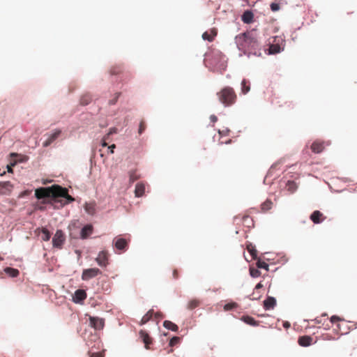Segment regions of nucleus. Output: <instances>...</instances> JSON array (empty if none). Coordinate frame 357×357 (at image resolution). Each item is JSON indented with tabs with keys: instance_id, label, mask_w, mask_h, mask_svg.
<instances>
[{
	"instance_id": "obj_16",
	"label": "nucleus",
	"mask_w": 357,
	"mask_h": 357,
	"mask_svg": "<svg viewBox=\"0 0 357 357\" xmlns=\"http://www.w3.org/2000/svg\"><path fill=\"white\" fill-rule=\"evenodd\" d=\"M140 337L142 339L143 342L145 344L146 349H149V344L152 343V339L149 335V334L144 331H140L139 332Z\"/></svg>"
},
{
	"instance_id": "obj_1",
	"label": "nucleus",
	"mask_w": 357,
	"mask_h": 357,
	"mask_svg": "<svg viewBox=\"0 0 357 357\" xmlns=\"http://www.w3.org/2000/svg\"><path fill=\"white\" fill-rule=\"evenodd\" d=\"M236 43L238 49L245 52L253 54L256 56H261V54L258 36L255 30L236 36Z\"/></svg>"
},
{
	"instance_id": "obj_48",
	"label": "nucleus",
	"mask_w": 357,
	"mask_h": 357,
	"mask_svg": "<svg viewBox=\"0 0 357 357\" xmlns=\"http://www.w3.org/2000/svg\"><path fill=\"white\" fill-rule=\"evenodd\" d=\"M173 277L174 279H177L178 278V271L176 269L173 271Z\"/></svg>"
},
{
	"instance_id": "obj_4",
	"label": "nucleus",
	"mask_w": 357,
	"mask_h": 357,
	"mask_svg": "<svg viewBox=\"0 0 357 357\" xmlns=\"http://www.w3.org/2000/svg\"><path fill=\"white\" fill-rule=\"evenodd\" d=\"M59 197H63L66 199L67 202H65L64 204L73 202L75 200V199L72 196L68 195V191L67 188H63L57 185L55 199Z\"/></svg>"
},
{
	"instance_id": "obj_59",
	"label": "nucleus",
	"mask_w": 357,
	"mask_h": 357,
	"mask_svg": "<svg viewBox=\"0 0 357 357\" xmlns=\"http://www.w3.org/2000/svg\"><path fill=\"white\" fill-rule=\"evenodd\" d=\"M326 316H327V314H326V313H324V314L321 315V317H326Z\"/></svg>"
},
{
	"instance_id": "obj_45",
	"label": "nucleus",
	"mask_w": 357,
	"mask_h": 357,
	"mask_svg": "<svg viewBox=\"0 0 357 357\" xmlns=\"http://www.w3.org/2000/svg\"><path fill=\"white\" fill-rule=\"evenodd\" d=\"M252 299H258L260 297L259 293H258L256 291H254V292L252 293Z\"/></svg>"
},
{
	"instance_id": "obj_58",
	"label": "nucleus",
	"mask_w": 357,
	"mask_h": 357,
	"mask_svg": "<svg viewBox=\"0 0 357 357\" xmlns=\"http://www.w3.org/2000/svg\"><path fill=\"white\" fill-rule=\"evenodd\" d=\"M115 102H116V100L110 101V103H111V104H115Z\"/></svg>"
},
{
	"instance_id": "obj_29",
	"label": "nucleus",
	"mask_w": 357,
	"mask_h": 357,
	"mask_svg": "<svg viewBox=\"0 0 357 357\" xmlns=\"http://www.w3.org/2000/svg\"><path fill=\"white\" fill-rule=\"evenodd\" d=\"M51 234L46 228L41 229V239L47 241L50 239Z\"/></svg>"
},
{
	"instance_id": "obj_33",
	"label": "nucleus",
	"mask_w": 357,
	"mask_h": 357,
	"mask_svg": "<svg viewBox=\"0 0 357 357\" xmlns=\"http://www.w3.org/2000/svg\"><path fill=\"white\" fill-rule=\"evenodd\" d=\"M247 250L253 259L257 258V252L254 245H252L251 243L248 244L247 245Z\"/></svg>"
},
{
	"instance_id": "obj_46",
	"label": "nucleus",
	"mask_w": 357,
	"mask_h": 357,
	"mask_svg": "<svg viewBox=\"0 0 357 357\" xmlns=\"http://www.w3.org/2000/svg\"><path fill=\"white\" fill-rule=\"evenodd\" d=\"M263 287V285L261 282L258 283L255 288V291H258L259 289H261Z\"/></svg>"
},
{
	"instance_id": "obj_32",
	"label": "nucleus",
	"mask_w": 357,
	"mask_h": 357,
	"mask_svg": "<svg viewBox=\"0 0 357 357\" xmlns=\"http://www.w3.org/2000/svg\"><path fill=\"white\" fill-rule=\"evenodd\" d=\"M140 176L137 174L136 170H132L129 172V180L130 183H133L138 180Z\"/></svg>"
},
{
	"instance_id": "obj_26",
	"label": "nucleus",
	"mask_w": 357,
	"mask_h": 357,
	"mask_svg": "<svg viewBox=\"0 0 357 357\" xmlns=\"http://www.w3.org/2000/svg\"><path fill=\"white\" fill-rule=\"evenodd\" d=\"M4 271L9 275L10 277L15 278L17 277L20 274V272L17 269L7 267L4 269Z\"/></svg>"
},
{
	"instance_id": "obj_22",
	"label": "nucleus",
	"mask_w": 357,
	"mask_h": 357,
	"mask_svg": "<svg viewBox=\"0 0 357 357\" xmlns=\"http://www.w3.org/2000/svg\"><path fill=\"white\" fill-rule=\"evenodd\" d=\"M201 304V301L197 298H193L188 301L187 304V309L192 310L199 307Z\"/></svg>"
},
{
	"instance_id": "obj_55",
	"label": "nucleus",
	"mask_w": 357,
	"mask_h": 357,
	"mask_svg": "<svg viewBox=\"0 0 357 357\" xmlns=\"http://www.w3.org/2000/svg\"><path fill=\"white\" fill-rule=\"evenodd\" d=\"M283 326L285 328H288L289 327L290 324L288 322H285Z\"/></svg>"
},
{
	"instance_id": "obj_21",
	"label": "nucleus",
	"mask_w": 357,
	"mask_h": 357,
	"mask_svg": "<svg viewBox=\"0 0 357 357\" xmlns=\"http://www.w3.org/2000/svg\"><path fill=\"white\" fill-rule=\"evenodd\" d=\"M93 231V227L90 225L84 226L81 231V237L82 238H87Z\"/></svg>"
},
{
	"instance_id": "obj_23",
	"label": "nucleus",
	"mask_w": 357,
	"mask_h": 357,
	"mask_svg": "<svg viewBox=\"0 0 357 357\" xmlns=\"http://www.w3.org/2000/svg\"><path fill=\"white\" fill-rule=\"evenodd\" d=\"M163 326L174 332H176L178 330V327L176 324L168 320H166L163 322Z\"/></svg>"
},
{
	"instance_id": "obj_37",
	"label": "nucleus",
	"mask_w": 357,
	"mask_h": 357,
	"mask_svg": "<svg viewBox=\"0 0 357 357\" xmlns=\"http://www.w3.org/2000/svg\"><path fill=\"white\" fill-rule=\"evenodd\" d=\"M180 340H181V338H180L179 337H176V336L173 337L170 340V341H169V346H170V347H174V346H175L176 344H178V343H179V342H180Z\"/></svg>"
},
{
	"instance_id": "obj_42",
	"label": "nucleus",
	"mask_w": 357,
	"mask_h": 357,
	"mask_svg": "<svg viewBox=\"0 0 357 357\" xmlns=\"http://www.w3.org/2000/svg\"><path fill=\"white\" fill-rule=\"evenodd\" d=\"M88 354L90 357H104V354L102 352L93 353V352L89 351Z\"/></svg>"
},
{
	"instance_id": "obj_30",
	"label": "nucleus",
	"mask_w": 357,
	"mask_h": 357,
	"mask_svg": "<svg viewBox=\"0 0 357 357\" xmlns=\"http://www.w3.org/2000/svg\"><path fill=\"white\" fill-rule=\"evenodd\" d=\"M273 203L271 200L267 199L261 205V208L264 212H266L272 208Z\"/></svg>"
},
{
	"instance_id": "obj_40",
	"label": "nucleus",
	"mask_w": 357,
	"mask_h": 357,
	"mask_svg": "<svg viewBox=\"0 0 357 357\" xmlns=\"http://www.w3.org/2000/svg\"><path fill=\"white\" fill-rule=\"evenodd\" d=\"M344 321V319H342L338 316H336V315H333L330 318V321L332 324H336V323H337L339 321Z\"/></svg>"
},
{
	"instance_id": "obj_20",
	"label": "nucleus",
	"mask_w": 357,
	"mask_h": 357,
	"mask_svg": "<svg viewBox=\"0 0 357 357\" xmlns=\"http://www.w3.org/2000/svg\"><path fill=\"white\" fill-rule=\"evenodd\" d=\"M276 305V300L273 297H268L264 301V307L266 310H270L275 307Z\"/></svg>"
},
{
	"instance_id": "obj_34",
	"label": "nucleus",
	"mask_w": 357,
	"mask_h": 357,
	"mask_svg": "<svg viewBox=\"0 0 357 357\" xmlns=\"http://www.w3.org/2000/svg\"><path fill=\"white\" fill-rule=\"evenodd\" d=\"M123 70V68L122 66H113L111 69H110V73L112 75H118L119 73H121Z\"/></svg>"
},
{
	"instance_id": "obj_49",
	"label": "nucleus",
	"mask_w": 357,
	"mask_h": 357,
	"mask_svg": "<svg viewBox=\"0 0 357 357\" xmlns=\"http://www.w3.org/2000/svg\"><path fill=\"white\" fill-rule=\"evenodd\" d=\"M115 147H116L115 144H112L111 146H109L108 147V149H109L110 153H114V149H115Z\"/></svg>"
},
{
	"instance_id": "obj_27",
	"label": "nucleus",
	"mask_w": 357,
	"mask_h": 357,
	"mask_svg": "<svg viewBox=\"0 0 357 357\" xmlns=\"http://www.w3.org/2000/svg\"><path fill=\"white\" fill-rule=\"evenodd\" d=\"M153 314V310H149L147 313L142 317L140 324L143 325L147 323L151 319Z\"/></svg>"
},
{
	"instance_id": "obj_2",
	"label": "nucleus",
	"mask_w": 357,
	"mask_h": 357,
	"mask_svg": "<svg viewBox=\"0 0 357 357\" xmlns=\"http://www.w3.org/2000/svg\"><path fill=\"white\" fill-rule=\"evenodd\" d=\"M218 100L225 106L229 107L234 104L237 96L234 90L230 86H225L217 93Z\"/></svg>"
},
{
	"instance_id": "obj_47",
	"label": "nucleus",
	"mask_w": 357,
	"mask_h": 357,
	"mask_svg": "<svg viewBox=\"0 0 357 357\" xmlns=\"http://www.w3.org/2000/svg\"><path fill=\"white\" fill-rule=\"evenodd\" d=\"M210 119H211V121L213 123H215V122L218 121V118H217V116H215V115H211V116H210Z\"/></svg>"
},
{
	"instance_id": "obj_57",
	"label": "nucleus",
	"mask_w": 357,
	"mask_h": 357,
	"mask_svg": "<svg viewBox=\"0 0 357 357\" xmlns=\"http://www.w3.org/2000/svg\"><path fill=\"white\" fill-rule=\"evenodd\" d=\"M160 316H161V314H160V313H159V312H157V313L155 314V317H160Z\"/></svg>"
},
{
	"instance_id": "obj_38",
	"label": "nucleus",
	"mask_w": 357,
	"mask_h": 357,
	"mask_svg": "<svg viewBox=\"0 0 357 357\" xmlns=\"http://www.w3.org/2000/svg\"><path fill=\"white\" fill-rule=\"evenodd\" d=\"M250 275L253 278H257V277L260 276V275H261L260 271L257 268H250Z\"/></svg>"
},
{
	"instance_id": "obj_52",
	"label": "nucleus",
	"mask_w": 357,
	"mask_h": 357,
	"mask_svg": "<svg viewBox=\"0 0 357 357\" xmlns=\"http://www.w3.org/2000/svg\"><path fill=\"white\" fill-rule=\"evenodd\" d=\"M102 146H107V142H105V139H104L102 142Z\"/></svg>"
},
{
	"instance_id": "obj_28",
	"label": "nucleus",
	"mask_w": 357,
	"mask_h": 357,
	"mask_svg": "<svg viewBox=\"0 0 357 357\" xmlns=\"http://www.w3.org/2000/svg\"><path fill=\"white\" fill-rule=\"evenodd\" d=\"M92 100L91 96L89 93L84 94L80 98V104L87 105Z\"/></svg>"
},
{
	"instance_id": "obj_14",
	"label": "nucleus",
	"mask_w": 357,
	"mask_h": 357,
	"mask_svg": "<svg viewBox=\"0 0 357 357\" xmlns=\"http://www.w3.org/2000/svg\"><path fill=\"white\" fill-rule=\"evenodd\" d=\"M324 142L320 141H315L312 143L311 146V149L312 152L315 153H319L323 151L324 149Z\"/></svg>"
},
{
	"instance_id": "obj_9",
	"label": "nucleus",
	"mask_w": 357,
	"mask_h": 357,
	"mask_svg": "<svg viewBox=\"0 0 357 357\" xmlns=\"http://www.w3.org/2000/svg\"><path fill=\"white\" fill-rule=\"evenodd\" d=\"M310 218L314 224H319V223L322 222L326 219V217L324 215V214L321 211H314L310 215Z\"/></svg>"
},
{
	"instance_id": "obj_60",
	"label": "nucleus",
	"mask_w": 357,
	"mask_h": 357,
	"mask_svg": "<svg viewBox=\"0 0 357 357\" xmlns=\"http://www.w3.org/2000/svg\"><path fill=\"white\" fill-rule=\"evenodd\" d=\"M3 258L0 256V261H2Z\"/></svg>"
},
{
	"instance_id": "obj_17",
	"label": "nucleus",
	"mask_w": 357,
	"mask_h": 357,
	"mask_svg": "<svg viewBox=\"0 0 357 357\" xmlns=\"http://www.w3.org/2000/svg\"><path fill=\"white\" fill-rule=\"evenodd\" d=\"M298 342L302 347H308L312 342V337L309 335H303L298 338Z\"/></svg>"
},
{
	"instance_id": "obj_12",
	"label": "nucleus",
	"mask_w": 357,
	"mask_h": 357,
	"mask_svg": "<svg viewBox=\"0 0 357 357\" xmlns=\"http://www.w3.org/2000/svg\"><path fill=\"white\" fill-rule=\"evenodd\" d=\"M86 213L89 215H93L96 212V204L95 202H86L84 205Z\"/></svg>"
},
{
	"instance_id": "obj_5",
	"label": "nucleus",
	"mask_w": 357,
	"mask_h": 357,
	"mask_svg": "<svg viewBox=\"0 0 357 357\" xmlns=\"http://www.w3.org/2000/svg\"><path fill=\"white\" fill-rule=\"evenodd\" d=\"M99 274H101V271L98 268L84 269L82 274V279L83 280H89L96 277Z\"/></svg>"
},
{
	"instance_id": "obj_10",
	"label": "nucleus",
	"mask_w": 357,
	"mask_h": 357,
	"mask_svg": "<svg viewBox=\"0 0 357 357\" xmlns=\"http://www.w3.org/2000/svg\"><path fill=\"white\" fill-rule=\"evenodd\" d=\"M86 298V293L83 289H77L75 291V294L73 297V302L79 303L82 302Z\"/></svg>"
},
{
	"instance_id": "obj_44",
	"label": "nucleus",
	"mask_w": 357,
	"mask_h": 357,
	"mask_svg": "<svg viewBox=\"0 0 357 357\" xmlns=\"http://www.w3.org/2000/svg\"><path fill=\"white\" fill-rule=\"evenodd\" d=\"M16 164V162H11L10 165H7V171L9 173H12L13 172V167L15 166Z\"/></svg>"
},
{
	"instance_id": "obj_35",
	"label": "nucleus",
	"mask_w": 357,
	"mask_h": 357,
	"mask_svg": "<svg viewBox=\"0 0 357 357\" xmlns=\"http://www.w3.org/2000/svg\"><path fill=\"white\" fill-rule=\"evenodd\" d=\"M215 35H216V33H213V34H209L208 32H204L202 34V38L204 40H206L208 41L211 42L213 40Z\"/></svg>"
},
{
	"instance_id": "obj_19",
	"label": "nucleus",
	"mask_w": 357,
	"mask_h": 357,
	"mask_svg": "<svg viewBox=\"0 0 357 357\" xmlns=\"http://www.w3.org/2000/svg\"><path fill=\"white\" fill-rule=\"evenodd\" d=\"M254 15L250 10H246L242 15V21L245 24H250L253 22Z\"/></svg>"
},
{
	"instance_id": "obj_54",
	"label": "nucleus",
	"mask_w": 357,
	"mask_h": 357,
	"mask_svg": "<svg viewBox=\"0 0 357 357\" xmlns=\"http://www.w3.org/2000/svg\"><path fill=\"white\" fill-rule=\"evenodd\" d=\"M249 218H250V217H249L248 215H244V216L243 217V220H244V221H246V220H247L248 219H249Z\"/></svg>"
},
{
	"instance_id": "obj_39",
	"label": "nucleus",
	"mask_w": 357,
	"mask_h": 357,
	"mask_svg": "<svg viewBox=\"0 0 357 357\" xmlns=\"http://www.w3.org/2000/svg\"><path fill=\"white\" fill-rule=\"evenodd\" d=\"M237 307V304L236 303H229L224 306V310L226 311L231 310L232 309H234Z\"/></svg>"
},
{
	"instance_id": "obj_7",
	"label": "nucleus",
	"mask_w": 357,
	"mask_h": 357,
	"mask_svg": "<svg viewBox=\"0 0 357 357\" xmlns=\"http://www.w3.org/2000/svg\"><path fill=\"white\" fill-rule=\"evenodd\" d=\"M89 325L96 330H100L104 327V320L99 317H90Z\"/></svg>"
},
{
	"instance_id": "obj_3",
	"label": "nucleus",
	"mask_w": 357,
	"mask_h": 357,
	"mask_svg": "<svg viewBox=\"0 0 357 357\" xmlns=\"http://www.w3.org/2000/svg\"><path fill=\"white\" fill-rule=\"evenodd\" d=\"M56 185H54L49 188H40L36 189L35 191L36 198L38 199L46 197H52L55 199Z\"/></svg>"
},
{
	"instance_id": "obj_13",
	"label": "nucleus",
	"mask_w": 357,
	"mask_h": 357,
	"mask_svg": "<svg viewBox=\"0 0 357 357\" xmlns=\"http://www.w3.org/2000/svg\"><path fill=\"white\" fill-rule=\"evenodd\" d=\"M61 134V130H56L48 136V138L43 142V146H49Z\"/></svg>"
},
{
	"instance_id": "obj_53",
	"label": "nucleus",
	"mask_w": 357,
	"mask_h": 357,
	"mask_svg": "<svg viewBox=\"0 0 357 357\" xmlns=\"http://www.w3.org/2000/svg\"><path fill=\"white\" fill-rule=\"evenodd\" d=\"M288 186L290 187L291 185H294V183L293 181H288Z\"/></svg>"
},
{
	"instance_id": "obj_50",
	"label": "nucleus",
	"mask_w": 357,
	"mask_h": 357,
	"mask_svg": "<svg viewBox=\"0 0 357 357\" xmlns=\"http://www.w3.org/2000/svg\"><path fill=\"white\" fill-rule=\"evenodd\" d=\"M314 321L315 324H319L321 323V317H317L316 319H314Z\"/></svg>"
},
{
	"instance_id": "obj_8",
	"label": "nucleus",
	"mask_w": 357,
	"mask_h": 357,
	"mask_svg": "<svg viewBox=\"0 0 357 357\" xmlns=\"http://www.w3.org/2000/svg\"><path fill=\"white\" fill-rule=\"evenodd\" d=\"M108 252L107 251L102 250L99 252L98 257L96 259L98 264L100 266H106L108 264Z\"/></svg>"
},
{
	"instance_id": "obj_25",
	"label": "nucleus",
	"mask_w": 357,
	"mask_h": 357,
	"mask_svg": "<svg viewBox=\"0 0 357 357\" xmlns=\"http://www.w3.org/2000/svg\"><path fill=\"white\" fill-rule=\"evenodd\" d=\"M241 319L250 326H257L259 325V321H256L253 317L250 316H243Z\"/></svg>"
},
{
	"instance_id": "obj_24",
	"label": "nucleus",
	"mask_w": 357,
	"mask_h": 357,
	"mask_svg": "<svg viewBox=\"0 0 357 357\" xmlns=\"http://www.w3.org/2000/svg\"><path fill=\"white\" fill-rule=\"evenodd\" d=\"M114 245L116 249L123 250L128 245V243L124 238H118Z\"/></svg>"
},
{
	"instance_id": "obj_18",
	"label": "nucleus",
	"mask_w": 357,
	"mask_h": 357,
	"mask_svg": "<svg viewBox=\"0 0 357 357\" xmlns=\"http://www.w3.org/2000/svg\"><path fill=\"white\" fill-rule=\"evenodd\" d=\"M145 185L143 183H137L135 189V195L137 197H140L144 195Z\"/></svg>"
},
{
	"instance_id": "obj_43",
	"label": "nucleus",
	"mask_w": 357,
	"mask_h": 357,
	"mask_svg": "<svg viewBox=\"0 0 357 357\" xmlns=\"http://www.w3.org/2000/svg\"><path fill=\"white\" fill-rule=\"evenodd\" d=\"M271 8L273 12L278 11L280 9V5L277 3H272L271 4Z\"/></svg>"
},
{
	"instance_id": "obj_41",
	"label": "nucleus",
	"mask_w": 357,
	"mask_h": 357,
	"mask_svg": "<svg viewBox=\"0 0 357 357\" xmlns=\"http://www.w3.org/2000/svg\"><path fill=\"white\" fill-rule=\"evenodd\" d=\"M146 124H145V122L144 121H141L140 123H139V130H138V132L139 135H141L146 129Z\"/></svg>"
},
{
	"instance_id": "obj_36",
	"label": "nucleus",
	"mask_w": 357,
	"mask_h": 357,
	"mask_svg": "<svg viewBox=\"0 0 357 357\" xmlns=\"http://www.w3.org/2000/svg\"><path fill=\"white\" fill-rule=\"evenodd\" d=\"M257 266L259 268H264L268 270V265L265 261L258 260L257 262Z\"/></svg>"
},
{
	"instance_id": "obj_15",
	"label": "nucleus",
	"mask_w": 357,
	"mask_h": 357,
	"mask_svg": "<svg viewBox=\"0 0 357 357\" xmlns=\"http://www.w3.org/2000/svg\"><path fill=\"white\" fill-rule=\"evenodd\" d=\"M13 185L10 181L0 182V194L5 195L11 191Z\"/></svg>"
},
{
	"instance_id": "obj_56",
	"label": "nucleus",
	"mask_w": 357,
	"mask_h": 357,
	"mask_svg": "<svg viewBox=\"0 0 357 357\" xmlns=\"http://www.w3.org/2000/svg\"><path fill=\"white\" fill-rule=\"evenodd\" d=\"M17 155V153H10L11 157H16Z\"/></svg>"
},
{
	"instance_id": "obj_31",
	"label": "nucleus",
	"mask_w": 357,
	"mask_h": 357,
	"mask_svg": "<svg viewBox=\"0 0 357 357\" xmlns=\"http://www.w3.org/2000/svg\"><path fill=\"white\" fill-rule=\"evenodd\" d=\"M250 89V84L246 79H243L241 82V91L243 94H246Z\"/></svg>"
},
{
	"instance_id": "obj_6",
	"label": "nucleus",
	"mask_w": 357,
	"mask_h": 357,
	"mask_svg": "<svg viewBox=\"0 0 357 357\" xmlns=\"http://www.w3.org/2000/svg\"><path fill=\"white\" fill-rule=\"evenodd\" d=\"M65 241L63 232L61 230H57L52 238L53 246L57 248H61Z\"/></svg>"
},
{
	"instance_id": "obj_11",
	"label": "nucleus",
	"mask_w": 357,
	"mask_h": 357,
	"mask_svg": "<svg viewBox=\"0 0 357 357\" xmlns=\"http://www.w3.org/2000/svg\"><path fill=\"white\" fill-rule=\"evenodd\" d=\"M279 40H280V38L278 37H275L273 42H275L277 43L271 44L269 46V48H268V54H278L281 52L280 45L278 44Z\"/></svg>"
},
{
	"instance_id": "obj_51",
	"label": "nucleus",
	"mask_w": 357,
	"mask_h": 357,
	"mask_svg": "<svg viewBox=\"0 0 357 357\" xmlns=\"http://www.w3.org/2000/svg\"><path fill=\"white\" fill-rule=\"evenodd\" d=\"M116 132V128H111L109 132L108 133V135H111V134L115 133Z\"/></svg>"
}]
</instances>
